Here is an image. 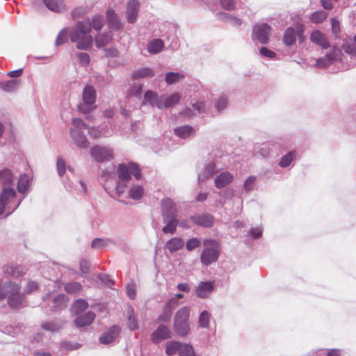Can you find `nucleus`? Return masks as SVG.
I'll use <instances>...</instances> for the list:
<instances>
[{
  "label": "nucleus",
  "instance_id": "f257e3e1",
  "mask_svg": "<svg viewBox=\"0 0 356 356\" xmlns=\"http://www.w3.org/2000/svg\"><path fill=\"white\" fill-rule=\"evenodd\" d=\"M92 26L89 19L78 21L70 33V38L76 43L78 49H88L91 47L93 38L90 35Z\"/></svg>",
  "mask_w": 356,
  "mask_h": 356
},
{
  "label": "nucleus",
  "instance_id": "f03ea898",
  "mask_svg": "<svg viewBox=\"0 0 356 356\" xmlns=\"http://www.w3.org/2000/svg\"><path fill=\"white\" fill-rule=\"evenodd\" d=\"M6 298L11 307H20L24 301V295L20 293V286L12 282L4 284L0 289V300Z\"/></svg>",
  "mask_w": 356,
  "mask_h": 356
},
{
  "label": "nucleus",
  "instance_id": "7ed1b4c3",
  "mask_svg": "<svg viewBox=\"0 0 356 356\" xmlns=\"http://www.w3.org/2000/svg\"><path fill=\"white\" fill-rule=\"evenodd\" d=\"M191 309L188 307L180 308L175 314L173 327L176 334L181 337H186L190 332V316Z\"/></svg>",
  "mask_w": 356,
  "mask_h": 356
},
{
  "label": "nucleus",
  "instance_id": "20e7f679",
  "mask_svg": "<svg viewBox=\"0 0 356 356\" xmlns=\"http://www.w3.org/2000/svg\"><path fill=\"white\" fill-rule=\"evenodd\" d=\"M204 245L206 247L201 253V262L209 266L216 262L219 257L218 244L213 239H206L204 241Z\"/></svg>",
  "mask_w": 356,
  "mask_h": 356
},
{
  "label": "nucleus",
  "instance_id": "39448f33",
  "mask_svg": "<svg viewBox=\"0 0 356 356\" xmlns=\"http://www.w3.org/2000/svg\"><path fill=\"white\" fill-rule=\"evenodd\" d=\"M90 155L97 162H105L114 158V151L112 148L95 145L90 149Z\"/></svg>",
  "mask_w": 356,
  "mask_h": 356
},
{
  "label": "nucleus",
  "instance_id": "423d86ee",
  "mask_svg": "<svg viewBox=\"0 0 356 356\" xmlns=\"http://www.w3.org/2000/svg\"><path fill=\"white\" fill-rule=\"evenodd\" d=\"M82 99L84 105H79L78 110L81 113H88L92 110L91 106L95 103L96 91L95 88L90 86H86L83 90Z\"/></svg>",
  "mask_w": 356,
  "mask_h": 356
},
{
  "label": "nucleus",
  "instance_id": "0eeeda50",
  "mask_svg": "<svg viewBox=\"0 0 356 356\" xmlns=\"http://www.w3.org/2000/svg\"><path fill=\"white\" fill-rule=\"evenodd\" d=\"M270 31L271 27L266 23L256 24L253 27L254 38L262 44L268 43Z\"/></svg>",
  "mask_w": 356,
  "mask_h": 356
},
{
  "label": "nucleus",
  "instance_id": "6e6552de",
  "mask_svg": "<svg viewBox=\"0 0 356 356\" xmlns=\"http://www.w3.org/2000/svg\"><path fill=\"white\" fill-rule=\"evenodd\" d=\"M161 212L163 218H176L177 210L171 199L165 198L161 201Z\"/></svg>",
  "mask_w": 356,
  "mask_h": 356
},
{
  "label": "nucleus",
  "instance_id": "1a4fd4ad",
  "mask_svg": "<svg viewBox=\"0 0 356 356\" xmlns=\"http://www.w3.org/2000/svg\"><path fill=\"white\" fill-rule=\"evenodd\" d=\"M15 191L12 186H4L0 195V215L2 214L8 204L15 197Z\"/></svg>",
  "mask_w": 356,
  "mask_h": 356
},
{
  "label": "nucleus",
  "instance_id": "9d476101",
  "mask_svg": "<svg viewBox=\"0 0 356 356\" xmlns=\"http://www.w3.org/2000/svg\"><path fill=\"white\" fill-rule=\"evenodd\" d=\"M172 337L171 330L165 325H159L156 330H154L151 335V340L154 343H159L163 340L168 339Z\"/></svg>",
  "mask_w": 356,
  "mask_h": 356
},
{
  "label": "nucleus",
  "instance_id": "9b49d317",
  "mask_svg": "<svg viewBox=\"0 0 356 356\" xmlns=\"http://www.w3.org/2000/svg\"><path fill=\"white\" fill-rule=\"evenodd\" d=\"M341 51L339 49H333L329 54L316 61V66L318 67H325L330 65L333 60L339 58Z\"/></svg>",
  "mask_w": 356,
  "mask_h": 356
},
{
  "label": "nucleus",
  "instance_id": "f8f14e48",
  "mask_svg": "<svg viewBox=\"0 0 356 356\" xmlns=\"http://www.w3.org/2000/svg\"><path fill=\"white\" fill-rule=\"evenodd\" d=\"M120 332V327L118 325H113L108 330V332L99 337V342L102 344H109L118 337Z\"/></svg>",
  "mask_w": 356,
  "mask_h": 356
},
{
  "label": "nucleus",
  "instance_id": "ddd939ff",
  "mask_svg": "<svg viewBox=\"0 0 356 356\" xmlns=\"http://www.w3.org/2000/svg\"><path fill=\"white\" fill-rule=\"evenodd\" d=\"M139 9V2L137 0H130L127 4V17L130 23H134L136 20Z\"/></svg>",
  "mask_w": 356,
  "mask_h": 356
},
{
  "label": "nucleus",
  "instance_id": "4468645a",
  "mask_svg": "<svg viewBox=\"0 0 356 356\" xmlns=\"http://www.w3.org/2000/svg\"><path fill=\"white\" fill-rule=\"evenodd\" d=\"M310 40L312 42L320 46L323 49H327L330 47V43L327 40L325 34L320 31H314L311 33Z\"/></svg>",
  "mask_w": 356,
  "mask_h": 356
},
{
  "label": "nucleus",
  "instance_id": "2eb2a0df",
  "mask_svg": "<svg viewBox=\"0 0 356 356\" xmlns=\"http://www.w3.org/2000/svg\"><path fill=\"white\" fill-rule=\"evenodd\" d=\"M213 291V282H202L195 289L196 294L200 298H207Z\"/></svg>",
  "mask_w": 356,
  "mask_h": 356
},
{
  "label": "nucleus",
  "instance_id": "dca6fc26",
  "mask_svg": "<svg viewBox=\"0 0 356 356\" xmlns=\"http://www.w3.org/2000/svg\"><path fill=\"white\" fill-rule=\"evenodd\" d=\"M4 272L10 276L17 278L24 275L26 269L21 265L10 264L4 267Z\"/></svg>",
  "mask_w": 356,
  "mask_h": 356
},
{
  "label": "nucleus",
  "instance_id": "f3484780",
  "mask_svg": "<svg viewBox=\"0 0 356 356\" xmlns=\"http://www.w3.org/2000/svg\"><path fill=\"white\" fill-rule=\"evenodd\" d=\"M184 241L179 237H174L168 240L165 245V249L168 250L169 252L172 253L183 248Z\"/></svg>",
  "mask_w": 356,
  "mask_h": 356
},
{
  "label": "nucleus",
  "instance_id": "a211bd4d",
  "mask_svg": "<svg viewBox=\"0 0 356 356\" xmlns=\"http://www.w3.org/2000/svg\"><path fill=\"white\" fill-rule=\"evenodd\" d=\"M71 136L74 142L81 148H86L89 145V143L83 134L76 129L70 130Z\"/></svg>",
  "mask_w": 356,
  "mask_h": 356
},
{
  "label": "nucleus",
  "instance_id": "6ab92c4d",
  "mask_svg": "<svg viewBox=\"0 0 356 356\" xmlns=\"http://www.w3.org/2000/svg\"><path fill=\"white\" fill-rule=\"evenodd\" d=\"M181 96L179 93H178V92L174 93V94L168 96V97H166L163 104H162L161 100L159 99V101H158L156 102V106L159 108H162L163 107H165V108L172 107L179 103V102L181 99Z\"/></svg>",
  "mask_w": 356,
  "mask_h": 356
},
{
  "label": "nucleus",
  "instance_id": "aec40b11",
  "mask_svg": "<svg viewBox=\"0 0 356 356\" xmlns=\"http://www.w3.org/2000/svg\"><path fill=\"white\" fill-rule=\"evenodd\" d=\"M234 177L229 172H224L220 173L215 180V185L216 188H221L227 186L228 184L233 181Z\"/></svg>",
  "mask_w": 356,
  "mask_h": 356
},
{
  "label": "nucleus",
  "instance_id": "412c9836",
  "mask_svg": "<svg viewBox=\"0 0 356 356\" xmlns=\"http://www.w3.org/2000/svg\"><path fill=\"white\" fill-rule=\"evenodd\" d=\"M95 318V314L89 312L83 315L78 316L75 320L74 323L77 327H84L91 324Z\"/></svg>",
  "mask_w": 356,
  "mask_h": 356
},
{
  "label": "nucleus",
  "instance_id": "4be33fe9",
  "mask_svg": "<svg viewBox=\"0 0 356 356\" xmlns=\"http://www.w3.org/2000/svg\"><path fill=\"white\" fill-rule=\"evenodd\" d=\"M193 221L197 225L204 226L206 227H209L213 225V218L212 216L209 214H204L201 216H197L193 217Z\"/></svg>",
  "mask_w": 356,
  "mask_h": 356
},
{
  "label": "nucleus",
  "instance_id": "5701e85b",
  "mask_svg": "<svg viewBox=\"0 0 356 356\" xmlns=\"http://www.w3.org/2000/svg\"><path fill=\"white\" fill-rule=\"evenodd\" d=\"M43 2L52 11L59 13L65 10L63 0H43Z\"/></svg>",
  "mask_w": 356,
  "mask_h": 356
},
{
  "label": "nucleus",
  "instance_id": "b1692460",
  "mask_svg": "<svg viewBox=\"0 0 356 356\" xmlns=\"http://www.w3.org/2000/svg\"><path fill=\"white\" fill-rule=\"evenodd\" d=\"M130 168L129 164L127 165L124 164H120L118 167V175L119 179L122 181H127L131 179Z\"/></svg>",
  "mask_w": 356,
  "mask_h": 356
},
{
  "label": "nucleus",
  "instance_id": "393cba45",
  "mask_svg": "<svg viewBox=\"0 0 356 356\" xmlns=\"http://www.w3.org/2000/svg\"><path fill=\"white\" fill-rule=\"evenodd\" d=\"M0 181L2 182L3 187H13V174L10 170L6 169L2 171H0Z\"/></svg>",
  "mask_w": 356,
  "mask_h": 356
},
{
  "label": "nucleus",
  "instance_id": "a878e982",
  "mask_svg": "<svg viewBox=\"0 0 356 356\" xmlns=\"http://www.w3.org/2000/svg\"><path fill=\"white\" fill-rule=\"evenodd\" d=\"M111 40L112 35L106 33L98 34L95 38V44L98 48L105 47L110 43Z\"/></svg>",
  "mask_w": 356,
  "mask_h": 356
},
{
  "label": "nucleus",
  "instance_id": "bb28decb",
  "mask_svg": "<svg viewBox=\"0 0 356 356\" xmlns=\"http://www.w3.org/2000/svg\"><path fill=\"white\" fill-rule=\"evenodd\" d=\"M164 47L162 40L155 39L151 41L147 46V50L150 54H157L161 51Z\"/></svg>",
  "mask_w": 356,
  "mask_h": 356
},
{
  "label": "nucleus",
  "instance_id": "cd10ccee",
  "mask_svg": "<svg viewBox=\"0 0 356 356\" xmlns=\"http://www.w3.org/2000/svg\"><path fill=\"white\" fill-rule=\"evenodd\" d=\"M174 132L179 138H186L192 134H194L195 131L191 126H183L175 129Z\"/></svg>",
  "mask_w": 356,
  "mask_h": 356
},
{
  "label": "nucleus",
  "instance_id": "c85d7f7f",
  "mask_svg": "<svg viewBox=\"0 0 356 356\" xmlns=\"http://www.w3.org/2000/svg\"><path fill=\"white\" fill-rule=\"evenodd\" d=\"M296 40V35L295 30L291 27L288 28L284 34V43L287 46H290L295 43Z\"/></svg>",
  "mask_w": 356,
  "mask_h": 356
},
{
  "label": "nucleus",
  "instance_id": "c756f323",
  "mask_svg": "<svg viewBox=\"0 0 356 356\" xmlns=\"http://www.w3.org/2000/svg\"><path fill=\"white\" fill-rule=\"evenodd\" d=\"M219 18L225 22L230 23L233 26H239L241 25V19L227 13H220L218 14Z\"/></svg>",
  "mask_w": 356,
  "mask_h": 356
},
{
  "label": "nucleus",
  "instance_id": "7c9ffc66",
  "mask_svg": "<svg viewBox=\"0 0 356 356\" xmlns=\"http://www.w3.org/2000/svg\"><path fill=\"white\" fill-rule=\"evenodd\" d=\"M106 18L112 29H120L121 28V24L113 10H108Z\"/></svg>",
  "mask_w": 356,
  "mask_h": 356
},
{
  "label": "nucleus",
  "instance_id": "2f4dec72",
  "mask_svg": "<svg viewBox=\"0 0 356 356\" xmlns=\"http://www.w3.org/2000/svg\"><path fill=\"white\" fill-rule=\"evenodd\" d=\"M165 222L167 223L162 229L164 233L174 234L176 232L177 221L176 218H163Z\"/></svg>",
  "mask_w": 356,
  "mask_h": 356
},
{
  "label": "nucleus",
  "instance_id": "473e14b6",
  "mask_svg": "<svg viewBox=\"0 0 356 356\" xmlns=\"http://www.w3.org/2000/svg\"><path fill=\"white\" fill-rule=\"evenodd\" d=\"M144 195V188L142 186H133L129 191V197L133 200H140Z\"/></svg>",
  "mask_w": 356,
  "mask_h": 356
},
{
  "label": "nucleus",
  "instance_id": "72a5a7b5",
  "mask_svg": "<svg viewBox=\"0 0 356 356\" xmlns=\"http://www.w3.org/2000/svg\"><path fill=\"white\" fill-rule=\"evenodd\" d=\"M127 325L131 330H134L138 328L134 311L131 307H129L127 309Z\"/></svg>",
  "mask_w": 356,
  "mask_h": 356
},
{
  "label": "nucleus",
  "instance_id": "f704fd0d",
  "mask_svg": "<svg viewBox=\"0 0 356 356\" xmlns=\"http://www.w3.org/2000/svg\"><path fill=\"white\" fill-rule=\"evenodd\" d=\"M181 343L179 341H170L166 345L165 353L168 356L175 355L177 351L180 352Z\"/></svg>",
  "mask_w": 356,
  "mask_h": 356
},
{
  "label": "nucleus",
  "instance_id": "c9c22d12",
  "mask_svg": "<svg viewBox=\"0 0 356 356\" xmlns=\"http://www.w3.org/2000/svg\"><path fill=\"white\" fill-rule=\"evenodd\" d=\"M88 307V302L83 299H79L74 302L72 305V312L78 314L83 312Z\"/></svg>",
  "mask_w": 356,
  "mask_h": 356
},
{
  "label": "nucleus",
  "instance_id": "e433bc0d",
  "mask_svg": "<svg viewBox=\"0 0 356 356\" xmlns=\"http://www.w3.org/2000/svg\"><path fill=\"white\" fill-rule=\"evenodd\" d=\"M184 75L178 72H168L165 75V81L168 84H173L179 79H184Z\"/></svg>",
  "mask_w": 356,
  "mask_h": 356
},
{
  "label": "nucleus",
  "instance_id": "4c0bfd02",
  "mask_svg": "<svg viewBox=\"0 0 356 356\" xmlns=\"http://www.w3.org/2000/svg\"><path fill=\"white\" fill-rule=\"evenodd\" d=\"M154 75L153 71L148 67L141 68L138 70L134 74V78H145V77H152Z\"/></svg>",
  "mask_w": 356,
  "mask_h": 356
},
{
  "label": "nucleus",
  "instance_id": "58836bf2",
  "mask_svg": "<svg viewBox=\"0 0 356 356\" xmlns=\"http://www.w3.org/2000/svg\"><path fill=\"white\" fill-rule=\"evenodd\" d=\"M82 289V286L79 282H72L66 284L65 286V290L68 293H76L79 292Z\"/></svg>",
  "mask_w": 356,
  "mask_h": 356
},
{
  "label": "nucleus",
  "instance_id": "ea45409f",
  "mask_svg": "<svg viewBox=\"0 0 356 356\" xmlns=\"http://www.w3.org/2000/svg\"><path fill=\"white\" fill-rule=\"evenodd\" d=\"M327 17V13L324 11H316L314 13L311 17L310 19L314 23H321L323 22Z\"/></svg>",
  "mask_w": 356,
  "mask_h": 356
},
{
  "label": "nucleus",
  "instance_id": "a19ab883",
  "mask_svg": "<svg viewBox=\"0 0 356 356\" xmlns=\"http://www.w3.org/2000/svg\"><path fill=\"white\" fill-rule=\"evenodd\" d=\"M68 301L67 297L64 294L58 295L55 299V308L62 309L65 307Z\"/></svg>",
  "mask_w": 356,
  "mask_h": 356
},
{
  "label": "nucleus",
  "instance_id": "79ce46f5",
  "mask_svg": "<svg viewBox=\"0 0 356 356\" xmlns=\"http://www.w3.org/2000/svg\"><path fill=\"white\" fill-rule=\"evenodd\" d=\"M295 158V152H291L286 155L282 156L281 158V160L279 163L280 165L282 168L287 167L290 165L291 162Z\"/></svg>",
  "mask_w": 356,
  "mask_h": 356
},
{
  "label": "nucleus",
  "instance_id": "37998d69",
  "mask_svg": "<svg viewBox=\"0 0 356 356\" xmlns=\"http://www.w3.org/2000/svg\"><path fill=\"white\" fill-rule=\"evenodd\" d=\"M179 356H196L192 346L188 344L181 345Z\"/></svg>",
  "mask_w": 356,
  "mask_h": 356
},
{
  "label": "nucleus",
  "instance_id": "c03bdc74",
  "mask_svg": "<svg viewBox=\"0 0 356 356\" xmlns=\"http://www.w3.org/2000/svg\"><path fill=\"white\" fill-rule=\"evenodd\" d=\"M210 315L207 311H203L199 317V325L202 327H208L209 325Z\"/></svg>",
  "mask_w": 356,
  "mask_h": 356
},
{
  "label": "nucleus",
  "instance_id": "a18cd8bd",
  "mask_svg": "<svg viewBox=\"0 0 356 356\" xmlns=\"http://www.w3.org/2000/svg\"><path fill=\"white\" fill-rule=\"evenodd\" d=\"M92 29L93 28L96 31H99L102 29L104 25V18L102 16H95L92 18V22H90Z\"/></svg>",
  "mask_w": 356,
  "mask_h": 356
},
{
  "label": "nucleus",
  "instance_id": "49530a36",
  "mask_svg": "<svg viewBox=\"0 0 356 356\" xmlns=\"http://www.w3.org/2000/svg\"><path fill=\"white\" fill-rule=\"evenodd\" d=\"M156 99L157 95L152 90L147 91L144 96L145 101L147 102H149L152 105L154 104L156 105V102L159 101Z\"/></svg>",
  "mask_w": 356,
  "mask_h": 356
},
{
  "label": "nucleus",
  "instance_id": "de8ad7c7",
  "mask_svg": "<svg viewBox=\"0 0 356 356\" xmlns=\"http://www.w3.org/2000/svg\"><path fill=\"white\" fill-rule=\"evenodd\" d=\"M39 289V284L38 282L34 281H29L24 288V293L30 294L33 292L38 291Z\"/></svg>",
  "mask_w": 356,
  "mask_h": 356
},
{
  "label": "nucleus",
  "instance_id": "09e8293b",
  "mask_svg": "<svg viewBox=\"0 0 356 356\" xmlns=\"http://www.w3.org/2000/svg\"><path fill=\"white\" fill-rule=\"evenodd\" d=\"M28 186L26 176H21L17 184V190L19 193H24Z\"/></svg>",
  "mask_w": 356,
  "mask_h": 356
},
{
  "label": "nucleus",
  "instance_id": "8fccbe9b",
  "mask_svg": "<svg viewBox=\"0 0 356 356\" xmlns=\"http://www.w3.org/2000/svg\"><path fill=\"white\" fill-rule=\"evenodd\" d=\"M200 245V241L197 238H193L191 239H189L186 245V248L188 251H192L195 248L199 247Z\"/></svg>",
  "mask_w": 356,
  "mask_h": 356
},
{
  "label": "nucleus",
  "instance_id": "3c124183",
  "mask_svg": "<svg viewBox=\"0 0 356 356\" xmlns=\"http://www.w3.org/2000/svg\"><path fill=\"white\" fill-rule=\"evenodd\" d=\"M67 41V32L65 29L62 30L57 36L56 44L61 45Z\"/></svg>",
  "mask_w": 356,
  "mask_h": 356
},
{
  "label": "nucleus",
  "instance_id": "603ef678",
  "mask_svg": "<svg viewBox=\"0 0 356 356\" xmlns=\"http://www.w3.org/2000/svg\"><path fill=\"white\" fill-rule=\"evenodd\" d=\"M129 166L130 168V174L131 173L136 179H140L141 178V175L138 166L134 163H129Z\"/></svg>",
  "mask_w": 356,
  "mask_h": 356
},
{
  "label": "nucleus",
  "instance_id": "864d4df0",
  "mask_svg": "<svg viewBox=\"0 0 356 356\" xmlns=\"http://www.w3.org/2000/svg\"><path fill=\"white\" fill-rule=\"evenodd\" d=\"M72 124L74 127L73 129H76L78 131H80V129L88 128L87 124L80 118H74L72 120Z\"/></svg>",
  "mask_w": 356,
  "mask_h": 356
},
{
  "label": "nucleus",
  "instance_id": "5fc2aeb1",
  "mask_svg": "<svg viewBox=\"0 0 356 356\" xmlns=\"http://www.w3.org/2000/svg\"><path fill=\"white\" fill-rule=\"evenodd\" d=\"M42 327L50 332H55L60 329V327L53 322H47L42 325Z\"/></svg>",
  "mask_w": 356,
  "mask_h": 356
},
{
  "label": "nucleus",
  "instance_id": "6e6d98bb",
  "mask_svg": "<svg viewBox=\"0 0 356 356\" xmlns=\"http://www.w3.org/2000/svg\"><path fill=\"white\" fill-rule=\"evenodd\" d=\"M256 181V177L251 176L244 183V188L246 192H248L253 189Z\"/></svg>",
  "mask_w": 356,
  "mask_h": 356
},
{
  "label": "nucleus",
  "instance_id": "4d7b16f0",
  "mask_svg": "<svg viewBox=\"0 0 356 356\" xmlns=\"http://www.w3.org/2000/svg\"><path fill=\"white\" fill-rule=\"evenodd\" d=\"M57 170L60 176H63L65 172V163L62 158L57 159Z\"/></svg>",
  "mask_w": 356,
  "mask_h": 356
},
{
  "label": "nucleus",
  "instance_id": "13d9d810",
  "mask_svg": "<svg viewBox=\"0 0 356 356\" xmlns=\"http://www.w3.org/2000/svg\"><path fill=\"white\" fill-rule=\"evenodd\" d=\"M222 7L227 10H232L234 8V0H220Z\"/></svg>",
  "mask_w": 356,
  "mask_h": 356
},
{
  "label": "nucleus",
  "instance_id": "bf43d9fd",
  "mask_svg": "<svg viewBox=\"0 0 356 356\" xmlns=\"http://www.w3.org/2000/svg\"><path fill=\"white\" fill-rule=\"evenodd\" d=\"M77 58L83 65H87L90 62V57L86 53H78Z\"/></svg>",
  "mask_w": 356,
  "mask_h": 356
},
{
  "label": "nucleus",
  "instance_id": "052dcab7",
  "mask_svg": "<svg viewBox=\"0 0 356 356\" xmlns=\"http://www.w3.org/2000/svg\"><path fill=\"white\" fill-rule=\"evenodd\" d=\"M106 245L105 241L99 238H96L92 241L91 246L94 249H99Z\"/></svg>",
  "mask_w": 356,
  "mask_h": 356
},
{
  "label": "nucleus",
  "instance_id": "680f3d73",
  "mask_svg": "<svg viewBox=\"0 0 356 356\" xmlns=\"http://www.w3.org/2000/svg\"><path fill=\"white\" fill-rule=\"evenodd\" d=\"M259 51L263 56L268 57L270 58H273L276 56L275 52H273V51L270 50L266 47H261Z\"/></svg>",
  "mask_w": 356,
  "mask_h": 356
},
{
  "label": "nucleus",
  "instance_id": "e2e57ef3",
  "mask_svg": "<svg viewBox=\"0 0 356 356\" xmlns=\"http://www.w3.org/2000/svg\"><path fill=\"white\" fill-rule=\"evenodd\" d=\"M331 25L332 32L335 35H337V34L340 32V24L339 20L335 18L331 19Z\"/></svg>",
  "mask_w": 356,
  "mask_h": 356
},
{
  "label": "nucleus",
  "instance_id": "0e129e2a",
  "mask_svg": "<svg viewBox=\"0 0 356 356\" xmlns=\"http://www.w3.org/2000/svg\"><path fill=\"white\" fill-rule=\"evenodd\" d=\"M171 314H172V312L168 309V311H165L162 314H161L158 317L157 321L167 322L170 319Z\"/></svg>",
  "mask_w": 356,
  "mask_h": 356
},
{
  "label": "nucleus",
  "instance_id": "69168bd1",
  "mask_svg": "<svg viewBox=\"0 0 356 356\" xmlns=\"http://www.w3.org/2000/svg\"><path fill=\"white\" fill-rule=\"evenodd\" d=\"M179 305V301L177 298H172L168 300L166 303V309H168L172 312V309L177 307Z\"/></svg>",
  "mask_w": 356,
  "mask_h": 356
},
{
  "label": "nucleus",
  "instance_id": "338daca9",
  "mask_svg": "<svg viewBox=\"0 0 356 356\" xmlns=\"http://www.w3.org/2000/svg\"><path fill=\"white\" fill-rule=\"evenodd\" d=\"M227 104V99L224 97H221L218 99V101L216 102V107L218 111H220L226 107Z\"/></svg>",
  "mask_w": 356,
  "mask_h": 356
},
{
  "label": "nucleus",
  "instance_id": "774afa93",
  "mask_svg": "<svg viewBox=\"0 0 356 356\" xmlns=\"http://www.w3.org/2000/svg\"><path fill=\"white\" fill-rule=\"evenodd\" d=\"M88 134L91 137L94 138H97L102 136L101 131L95 127L90 128L88 131Z\"/></svg>",
  "mask_w": 356,
  "mask_h": 356
}]
</instances>
